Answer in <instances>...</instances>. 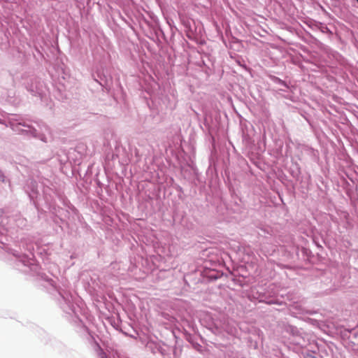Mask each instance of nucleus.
Segmentation results:
<instances>
[{
  "label": "nucleus",
  "instance_id": "nucleus-17",
  "mask_svg": "<svg viewBox=\"0 0 358 358\" xmlns=\"http://www.w3.org/2000/svg\"><path fill=\"white\" fill-rule=\"evenodd\" d=\"M203 125L209 135H213L217 132L219 128L217 115L213 117L212 115H206L203 120Z\"/></svg>",
  "mask_w": 358,
  "mask_h": 358
},
{
  "label": "nucleus",
  "instance_id": "nucleus-42",
  "mask_svg": "<svg viewBox=\"0 0 358 358\" xmlns=\"http://www.w3.org/2000/svg\"><path fill=\"white\" fill-rule=\"evenodd\" d=\"M0 181L3 183L6 182V177L4 175L3 172L0 169Z\"/></svg>",
  "mask_w": 358,
  "mask_h": 358
},
{
  "label": "nucleus",
  "instance_id": "nucleus-57",
  "mask_svg": "<svg viewBox=\"0 0 358 358\" xmlns=\"http://www.w3.org/2000/svg\"><path fill=\"white\" fill-rule=\"evenodd\" d=\"M285 358H289V357H285Z\"/></svg>",
  "mask_w": 358,
  "mask_h": 358
},
{
  "label": "nucleus",
  "instance_id": "nucleus-5",
  "mask_svg": "<svg viewBox=\"0 0 358 358\" xmlns=\"http://www.w3.org/2000/svg\"><path fill=\"white\" fill-rule=\"evenodd\" d=\"M170 338L166 341L149 340L145 348L153 355L159 353L164 358L173 353V358H180L182 351L183 341L176 335L174 331L169 332Z\"/></svg>",
  "mask_w": 358,
  "mask_h": 358
},
{
  "label": "nucleus",
  "instance_id": "nucleus-39",
  "mask_svg": "<svg viewBox=\"0 0 358 358\" xmlns=\"http://www.w3.org/2000/svg\"><path fill=\"white\" fill-rule=\"evenodd\" d=\"M206 59L208 60V62H210L212 64L213 63V61L212 59V57L210 55H206L203 58H202V60H201V63L203 66H206L208 69H209L210 67L208 66V65L206 64Z\"/></svg>",
  "mask_w": 358,
  "mask_h": 358
},
{
  "label": "nucleus",
  "instance_id": "nucleus-12",
  "mask_svg": "<svg viewBox=\"0 0 358 358\" xmlns=\"http://www.w3.org/2000/svg\"><path fill=\"white\" fill-rule=\"evenodd\" d=\"M93 80L96 82L103 90L109 92L113 87V79L112 69L102 62L98 64L92 73Z\"/></svg>",
  "mask_w": 358,
  "mask_h": 358
},
{
  "label": "nucleus",
  "instance_id": "nucleus-27",
  "mask_svg": "<svg viewBox=\"0 0 358 358\" xmlns=\"http://www.w3.org/2000/svg\"><path fill=\"white\" fill-rule=\"evenodd\" d=\"M15 226L21 229H28L29 224L28 221L26 218L23 217L20 215H16L14 218Z\"/></svg>",
  "mask_w": 358,
  "mask_h": 358
},
{
  "label": "nucleus",
  "instance_id": "nucleus-53",
  "mask_svg": "<svg viewBox=\"0 0 358 358\" xmlns=\"http://www.w3.org/2000/svg\"><path fill=\"white\" fill-rule=\"evenodd\" d=\"M280 91L285 92V90H282V89H280Z\"/></svg>",
  "mask_w": 358,
  "mask_h": 358
},
{
  "label": "nucleus",
  "instance_id": "nucleus-7",
  "mask_svg": "<svg viewBox=\"0 0 358 358\" xmlns=\"http://www.w3.org/2000/svg\"><path fill=\"white\" fill-rule=\"evenodd\" d=\"M241 129L244 153L250 157L254 164H256L265 150L264 145L262 147L259 143H255L253 138L255 131L252 125L249 122L243 123L241 122Z\"/></svg>",
  "mask_w": 358,
  "mask_h": 358
},
{
  "label": "nucleus",
  "instance_id": "nucleus-16",
  "mask_svg": "<svg viewBox=\"0 0 358 358\" xmlns=\"http://www.w3.org/2000/svg\"><path fill=\"white\" fill-rule=\"evenodd\" d=\"M257 299L259 302L264 303L268 305H278L282 306L283 304L282 301H281L277 296H275V293H271L269 290L266 289L264 292H257Z\"/></svg>",
  "mask_w": 358,
  "mask_h": 358
},
{
  "label": "nucleus",
  "instance_id": "nucleus-38",
  "mask_svg": "<svg viewBox=\"0 0 358 358\" xmlns=\"http://www.w3.org/2000/svg\"><path fill=\"white\" fill-rule=\"evenodd\" d=\"M192 165H189L187 168H182V173L185 178H188V180L190 181L191 179V171H190V166Z\"/></svg>",
  "mask_w": 358,
  "mask_h": 358
},
{
  "label": "nucleus",
  "instance_id": "nucleus-21",
  "mask_svg": "<svg viewBox=\"0 0 358 358\" xmlns=\"http://www.w3.org/2000/svg\"><path fill=\"white\" fill-rule=\"evenodd\" d=\"M152 103L154 108L158 109L160 108L162 110L168 107L169 98L166 95L162 94L161 96H151Z\"/></svg>",
  "mask_w": 358,
  "mask_h": 358
},
{
  "label": "nucleus",
  "instance_id": "nucleus-32",
  "mask_svg": "<svg viewBox=\"0 0 358 358\" xmlns=\"http://www.w3.org/2000/svg\"><path fill=\"white\" fill-rule=\"evenodd\" d=\"M315 27L317 29H319L321 32L326 34L328 36H330L332 34V31L330 30V29L324 23L322 22H317L315 24Z\"/></svg>",
  "mask_w": 358,
  "mask_h": 358
},
{
  "label": "nucleus",
  "instance_id": "nucleus-2",
  "mask_svg": "<svg viewBox=\"0 0 358 358\" xmlns=\"http://www.w3.org/2000/svg\"><path fill=\"white\" fill-rule=\"evenodd\" d=\"M24 192L37 211L38 217L49 215L57 233L64 232L70 223L80 222L81 215L65 194L55 187L43 186L41 192L34 179H27Z\"/></svg>",
  "mask_w": 358,
  "mask_h": 358
},
{
  "label": "nucleus",
  "instance_id": "nucleus-6",
  "mask_svg": "<svg viewBox=\"0 0 358 358\" xmlns=\"http://www.w3.org/2000/svg\"><path fill=\"white\" fill-rule=\"evenodd\" d=\"M150 13L147 12L145 16L139 10H127L124 12L125 16L120 15V17L134 32L136 31V26L138 25L145 36L155 38V31L150 24Z\"/></svg>",
  "mask_w": 358,
  "mask_h": 358
},
{
  "label": "nucleus",
  "instance_id": "nucleus-40",
  "mask_svg": "<svg viewBox=\"0 0 358 358\" xmlns=\"http://www.w3.org/2000/svg\"><path fill=\"white\" fill-rule=\"evenodd\" d=\"M188 327L194 332L196 333L197 331V327L196 324L194 322H187Z\"/></svg>",
  "mask_w": 358,
  "mask_h": 358
},
{
  "label": "nucleus",
  "instance_id": "nucleus-14",
  "mask_svg": "<svg viewBox=\"0 0 358 358\" xmlns=\"http://www.w3.org/2000/svg\"><path fill=\"white\" fill-rule=\"evenodd\" d=\"M191 171V179L190 182L195 186H198L200 188L201 192H203L206 196V201H209V198L213 195L212 193H209L206 187V181L201 173L199 171L196 166L193 165L190 166Z\"/></svg>",
  "mask_w": 358,
  "mask_h": 358
},
{
  "label": "nucleus",
  "instance_id": "nucleus-4",
  "mask_svg": "<svg viewBox=\"0 0 358 358\" xmlns=\"http://www.w3.org/2000/svg\"><path fill=\"white\" fill-rule=\"evenodd\" d=\"M39 127V122L26 117L24 115L12 114L8 118L7 127H10L16 134L23 136L27 138H37L42 142H47L45 134H41L36 129Z\"/></svg>",
  "mask_w": 358,
  "mask_h": 358
},
{
  "label": "nucleus",
  "instance_id": "nucleus-47",
  "mask_svg": "<svg viewBox=\"0 0 358 358\" xmlns=\"http://www.w3.org/2000/svg\"><path fill=\"white\" fill-rule=\"evenodd\" d=\"M7 123H8V120H2L0 118V124H3L6 127Z\"/></svg>",
  "mask_w": 358,
  "mask_h": 358
},
{
  "label": "nucleus",
  "instance_id": "nucleus-10",
  "mask_svg": "<svg viewBox=\"0 0 358 358\" xmlns=\"http://www.w3.org/2000/svg\"><path fill=\"white\" fill-rule=\"evenodd\" d=\"M199 322L203 327L216 336L215 341L212 342L216 346L217 345L224 348L228 345V342L225 343H220V340H222L228 335L221 324L220 321L215 320L210 314H206L200 318Z\"/></svg>",
  "mask_w": 358,
  "mask_h": 358
},
{
  "label": "nucleus",
  "instance_id": "nucleus-34",
  "mask_svg": "<svg viewBox=\"0 0 358 358\" xmlns=\"http://www.w3.org/2000/svg\"><path fill=\"white\" fill-rule=\"evenodd\" d=\"M185 215V213L184 211H180L178 209L176 208L173 213V219L174 221H180L183 219Z\"/></svg>",
  "mask_w": 358,
  "mask_h": 358
},
{
  "label": "nucleus",
  "instance_id": "nucleus-55",
  "mask_svg": "<svg viewBox=\"0 0 358 358\" xmlns=\"http://www.w3.org/2000/svg\"><path fill=\"white\" fill-rule=\"evenodd\" d=\"M199 337H200V338H201V340H203V338H202V336H201V335H199Z\"/></svg>",
  "mask_w": 358,
  "mask_h": 358
},
{
  "label": "nucleus",
  "instance_id": "nucleus-1",
  "mask_svg": "<svg viewBox=\"0 0 358 358\" xmlns=\"http://www.w3.org/2000/svg\"><path fill=\"white\" fill-rule=\"evenodd\" d=\"M8 220L6 210L1 208L0 248L8 250L15 257V264L18 267L17 269L25 273L30 271L33 275L39 278L38 280L44 282L46 284L44 286L51 294L55 296L60 308L68 315V320L77 326L81 331L89 333L88 327L81 318L82 316L86 317L87 314L82 299L78 295L72 294L71 292L57 286L52 278H49L45 273L41 272V266L36 260V257H40L43 262L48 259L50 253L47 246L40 245L33 242L23 243L22 248L29 255L8 248L4 241L6 238L3 236L6 231L4 226L8 224Z\"/></svg>",
  "mask_w": 358,
  "mask_h": 358
},
{
  "label": "nucleus",
  "instance_id": "nucleus-8",
  "mask_svg": "<svg viewBox=\"0 0 358 358\" xmlns=\"http://www.w3.org/2000/svg\"><path fill=\"white\" fill-rule=\"evenodd\" d=\"M150 24L155 31V38H148L152 41L158 48L162 49L164 48L172 47L173 45V38L178 28L175 24L171 25L169 32L166 31L162 27L160 21L158 17L154 13H150Z\"/></svg>",
  "mask_w": 358,
  "mask_h": 358
},
{
  "label": "nucleus",
  "instance_id": "nucleus-49",
  "mask_svg": "<svg viewBox=\"0 0 358 358\" xmlns=\"http://www.w3.org/2000/svg\"><path fill=\"white\" fill-rule=\"evenodd\" d=\"M334 57H336V56L341 57V55H339V53H338V52H334Z\"/></svg>",
  "mask_w": 358,
  "mask_h": 358
},
{
  "label": "nucleus",
  "instance_id": "nucleus-20",
  "mask_svg": "<svg viewBox=\"0 0 358 358\" xmlns=\"http://www.w3.org/2000/svg\"><path fill=\"white\" fill-rule=\"evenodd\" d=\"M301 152L310 157L314 162H317L320 159L319 151L308 145H303L301 148Z\"/></svg>",
  "mask_w": 358,
  "mask_h": 358
},
{
  "label": "nucleus",
  "instance_id": "nucleus-33",
  "mask_svg": "<svg viewBox=\"0 0 358 358\" xmlns=\"http://www.w3.org/2000/svg\"><path fill=\"white\" fill-rule=\"evenodd\" d=\"M280 180L282 183L290 185L293 191L295 190L296 182H294V181L289 179L285 174H283L282 176H280Z\"/></svg>",
  "mask_w": 358,
  "mask_h": 358
},
{
  "label": "nucleus",
  "instance_id": "nucleus-15",
  "mask_svg": "<svg viewBox=\"0 0 358 358\" xmlns=\"http://www.w3.org/2000/svg\"><path fill=\"white\" fill-rule=\"evenodd\" d=\"M285 169L293 178L296 183L301 184L303 182L301 166L294 157H291V163L285 167Z\"/></svg>",
  "mask_w": 358,
  "mask_h": 358
},
{
  "label": "nucleus",
  "instance_id": "nucleus-31",
  "mask_svg": "<svg viewBox=\"0 0 358 358\" xmlns=\"http://www.w3.org/2000/svg\"><path fill=\"white\" fill-rule=\"evenodd\" d=\"M291 143H292V141L290 139L287 140L285 141L284 144V153H282V157L288 158L289 157L292 156V148H291Z\"/></svg>",
  "mask_w": 358,
  "mask_h": 358
},
{
  "label": "nucleus",
  "instance_id": "nucleus-54",
  "mask_svg": "<svg viewBox=\"0 0 358 358\" xmlns=\"http://www.w3.org/2000/svg\"><path fill=\"white\" fill-rule=\"evenodd\" d=\"M119 331H122V333H124V331H122L121 329H120Z\"/></svg>",
  "mask_w": 358,
  "mask_h": 358
},
{
  "label": "nucleus",
  "instance_id": "nucleus-48",
  "mask_svg": "<svg viewBox=\"0 0 358 358\" xmlns=\"http://www.w3.org/2000/svg\"><path fill=\"white\" fill-rule=\"evenodd\" d=\"M90 172H91V170H90V166H89V167H88V169H87V170L86 171V173H85V178H87V174H88ZM85 180H86V181H87V178H86Z\"/></svg>",
  "mask_w": 358,
  "mask_h": 358
},
{
  "label": "nucleus",
  "instance_id": "nucleus-11",
  "mask_svg": "<svg viewBox=\"0 0 358 358\" xmlns=\"http://www.w3.org/2000/svg\"><path fill=\"white\" fill-rule=\"evenodd\" d=\"M22 85L29 94L36 96L43 102L47 99L45 85L41 78L34 75L24 73L21 76Z\"/></svg>",
  "mask_w": 358,
  "mask_h": 358
},
{
  "label": "nucleus",
  "instance_id": "nucleus-50",
  "mask_svg": "<svg viewBox=\"0 0 358 358\" xmlns=\"http://www.w3.org/2000/svg\"><path fill=\"white\" fill-rule=\"evenodd\" d=\"M156 201H157V203L158 204H159V203H161V200H160V199H156Z\"/></svg>",
  "mask_w": 358,
  "mask_h": 358
},
{
  "label": "nucleus",
  "instance_id": "nucleus-9",
  "mask_svg": "<svg viewBox=\"0 0 358 358\" xmlns=\"http://www.w3.org/2000/svg\"><path fill=\"white\" fill-rule=\"evenodd\" d=\"M203 264L200 271V275L202 278L201 282H213L223 276L224 273L220 269L222 266L223 261L217 256L208 257L204 260Z\"/></svg>",
  "mask_w": 358,
  "mask_h": 358
},
{
  "label": "nucleus",
  "instance_id": "nucleus-13",
  "mask_svg": "<svg viewBox=\"0 0 358 358\" xmlns=\"http://www.w3.org/2000/svg\"><path fill=\"white\" fill-rule=\"evenodd\" d=\"M178 15L182 24L185 28L187 37L191 40H194L198 44H203L205 41L201 38L204 31L202 24L199 22L196 24L194 20L183 14L178 13Z\"/></svg>",
  "mask_w": 358,
  "mask_h": 358
},
{
  "label": "nucleus",
  "instance_id": "nucleus-35",
  "mask_svg": "<svg viewBox=\"0 0 358 358\" xmlns=\"http://www.w3.org/2000/svg\"><path fill=\"white\" fill-rule=\"evenodd\" d=\"M191 347L195 350L196 351L202 353L203 351L205 350L204 347H203L198 341H196L195 342H193L192 345H190Z\"/></svg>",
  "mask_w": 358,
  "mask_h": 358
},
{
  "label": "nucleus",
  "instance_id": "nucleus-23",
  "mask_svg": "<svg viewBox=\"0 0 358 358\" xmlns=\"http://www.w3.org/2000/svg\"><path fill=\"white\" fill-rule=\"evenodd\" d=\"M296 253L299 257H300V255H301V257L303 260L308 261L309 262H313V258L314 257V255L313 254L312 251L309 248H307L305 247H301V248L296 247Z\"/></svg>",
  "mask_w": 358,
  "mask_h": 358
},
{
  "label": "nucleus",
  "instance_id": "nucleus-43",
  "mask_svg": "<svg viewBox=\"0 0 358 358\" xmlns=\"http://www.w3.org/2000/svg\"><path fill=\"white\" fill-rule=\"evenodd\" d=\"M313 243L315 245V246L320 249V250H322L323 249V247L322 246V245L319 243V241H317V238H313Z\"/></svg>",
  "mask_w": 358,
  "mask_h": 358
},
{
  "label": "nucleus",
  "instance_id": "nucleus-24",
  "mask_svg": "<svg viewBox=\"0 0 358 358\" xmlns=\"http://www.w3.org/2000/svg\"><path fill=\"white\" fill-rule=\"evenodd\" d=\"M343 334V336L348 337L354 345L358 344V327L345 329Z\"/></svg>",
  "mask_w": 358,
  "mask_h": 358
},
{
  "label": "nucleus",
  "instance_id": "nucleus-26",
  "mask_svg": "<svg viewBox=\"0 0 358 358\" xmlns=\"http://www.w3.org/2000/svg\"><path fill=\"white\" fill-rule=\"evenodd\" d=\"M285 331L295 338H302V333L301 329L292 324H287L285 327Z\"/></svg>",
  "mask_w": 358,
  "mask_h": 358
},
{
  "label": "nucleus",
  "instance_id": "nucleus-45",
  "mask_svg": "<svg viewBox=\"0 0 358 358\" xmlns=\"http://www.w3.org/2000/svg\"><path fill=\"white\" fill-rule=\"evenodd\" d=\"M85 276H86L85 278H87V279H89V278L90 279H98L99 278V277L95 274L90 275L89 274H85Z\"/></svg>",
  "mask_w": 358,
  "mask_h": 358
},
{
  "label": "nucleus",
  "instance_id": "nucleus-18",
  "mask_svg": "<svg viewBox=\"0 0 358 358\" xmlns=\"http://www.w3.org/2000/svg\"><path fill=\"white\" fill-rule=\"evenodd\" d=\"M284 144L285 141L282 139L275 138L273 140V145L269 150V154L276 159L282 158V153L285 152Z\"/></svg>",
  "mask_w": 358,
  "mask_h": 358
},
{
  "label": "nucleus",
  "instance_id": "nucleus-29",
  "mask_svg": "<svg viewBox=\"0 0 358 358\" xmlns=\"http://www.w3.org/2000/svg\"><path fill=\"white\" fill-rule=\"evenodd\" d=\"M271 80L274 83L285 87L287 90L292 91V86L289 83H287L285 80H283L281 78H280L277 76H273L271 77Z\"/></svg>",
  "mask_w": 358,
  "mask_h": 358
},
{
  "label": "nucleus",
  "instance_id": "nucleus-52",
  "mask_svg": "<svg viewBox=\"0 0 358 358\" xmlns=\"http://www.w3.org/2000/svg\"><path fill=\"white\" fill-rule=\"evenodd\" d=\"M106 355V354H103L101 355L100 358H101L103 356Z\"/></svg>",
  "mask_w": 358,
  "mask_h": 358
},
{
  "label": "nucleus",
  "instance_id": "nucleus-44",
  "mask_svg": "<svg viewBox=\"0 0 358 358\" xmlns=\"http://www.w3.org/2000/svg\"><path fill=\"white\" fill-rule=\"evenodd\" d=\"M111 324L113 325V327L115 329H117V330H120V327L119 321H117V322H116L115 320H113V322H111Z\"/></svg>",
  "mask_w": 358,
  "mask_h": 358
},
{
  "label": "nucleus",
  "instance_id": "nucleus-36",
  "mask_svg": "<svg viewBox=\"0 0 358 358\" xmlns=\"http://www.w3.org/2000/svg\"><path fill=\"white\" fill-rule=\"evenodd\" d=\"M185 336L186 340L190 345H192L193 343V342H195L196 341L198 340L197 336L192 335L187 331H185Z\"/></svg>",
  "mask_w": 358,
  "mask_h": 358
},
{
  "label": "nucleus",
  "instance_id": "nucleus-22",
  "mask_svg": "<svg viewBox=\"0 0 358 358\" xmlns=\"http://www.w3.org/2000/svg\"><path fill=\"white\" fill-rule=\"evenodd\" d=\"M113 144L114 146V150L112 152V159L119 158L121 155H124L126 153V149L122 145L121 141L119 138H115L113 141Z\"/></svg>",
  "mask_w": 358,
  "mask_h": 358
},
{
  "label": "nucleus",
  "instance_id": "nucleus-51",
  "mask_svg": "<svg viewBox=\"0 0 358 358\" xmlns=\"http://www.w3.org/2000/svg\"><path fill=\"white\" fill-rule=\"evenodd\" d=\"M101 358H110V357H108V355H104Z\"/></svg>",
  "mask_w": 358,
  "mask_h": 358
},
{
  "label": "nucleus",
  "instance_id": "nucleus-3",
  "mask_svg": "<svg viewBox=\"0 0 358 358\" xmlns=\"http://www.w3.org/2000/svg\"><path fill=\"white\" fill-rule=\"evenodd\" d=\"M229 165L230 157L229 152H218L216 150H210L208 157V167L206 174L208 180V187L214 199L213 204H219L222 202L220 175L228 186L231 195L234 196L235 194V191L231 183Z\"/></svg>",
  "mask_w": 358,
  "mask_h": 358
},
{
  "label": "nucleus",
  "instance_id": "nucleus-37",
  "mask_svg": "<svg viewBox=\"0 0 358 358\" xmlns=\"http://www.w3.org/2000/svg\"><path fill=\"white\" fill-rule=\"evenodd\" d=\"M94 182L96 185V192L98 194H100L103 192V187L104 185L98 179H94Z\"/></svg>",
  "mask_w": 358,
  "mask_h": 358
},
{
  "label": "nucleus",
  "instance_id": "nucleus-28",
  "mask_svg": "<svg viewBox=\"0 0 358 358\" xmlns=\"http://www.w3.org/2000/svg\"><path fill=\"white\" fill-rule=\"evenodd\" d=\"M301 358H324V357L315 350H306L302 351Z\"/></svg>",
  "mask_w": 358,
  "mask_h": 358
},
{
  "label": "nucleus",
  "instance_id": "nucleus-41",
  "mask_svg": "<svg viewBox=\"0 0 358 358\" xmlns=\"http://www.w3.org/2000/svg\"><path fill=\"white\" fill-rule=\"evenodd\" d=\"M236 63L243 69H246L247 66L242 58H239L236 60Z\"/></svg>",
  "mask_w": 358,
  "mask_h": 358
},
{
  "label": "nucleus",
  "instance_id": "nucleus-46",
  "mask_svg": "<svg viewBox=\"0 0 358 358\" xmlns=\"http://www.w3.org/2000/svg\"><path fill=\"white\" fill-rule=\"evenodd\" d=\"M166 22L169 24V28L171 27V25L174 24V22L172 19H166Z\"/></svg>",
  "mask_w": 358,
  "mask_h": 358
},
{
  "label": "nucleus",
  "instance_id": "nucleus-30",
  "mask_svg": "<svg viewBox=\"0 0 358 358\" xmlns=\"http://www.w3.org/2000/svg\"><path fill=\"white\" fill-rule=\"evenodd\" d=\"M172 182L173 188L178 192V197L180 200H183L185 197V194L182 187L178 184L174 182L173 178H171Z\"/></svg>",
  "mask_w": 358,
  "mask_h": 358
},
{
  "label": "nucleus",
  "instance_id": "nucleus-19",
  "mask_svg": "<svg viewBox=\"0 0 358 358\" xmlns=\"http://www.w3.org/2000/svg\"><path fill=\"white\" fill-rule=\"evenodd\" d=\"M353 180L350 179V182L344 176H341L338 182V185L341 187L345 192L346 195L352 198L354 194Z\"/></svg>",
  "mask_w": 358,
  "mask_h": 358
},
{
  "label": "nucleus",
  "instance_id": "nucleus-25",
  "mask_svg": "<svg viewBox=\"0 0 358 358\" xmlns=\"http://www.w3.org/2000/svg\"><path fill=\"white\" fill-rule=\"evenodd\" d=\"M42 50V47H38L36 45H34V49L32 50L33 57L35 60L36 66L40 65L42 63V62L45 59V57Z\"/></svg>",
  "mask_w": 358,
  "mask_h": 358
},
{
  "label": "nucleus",
  "instance_id": "nucleus-56",
  "mask_svg": "<svg viewBox=\"0 0 358 358\" xmlns=\"http://www.w3.org/2000/svg\"><path fill=\"white\" fill-rule=\"evenodd\" d=\"M357 1V3H358V0H355Z\"/></svg>",
  "mask_w": 358,
  "mask_h": 358
}]
</instances>
